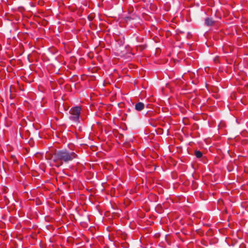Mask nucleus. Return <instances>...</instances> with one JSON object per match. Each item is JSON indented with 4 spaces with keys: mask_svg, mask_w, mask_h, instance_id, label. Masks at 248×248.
I'll return each mask as SVG.
<instances>
[{
    "mask_svg": "<svg viewBox=\"0 0 248 248\" xmlns=\"http://www.w3.org/2000/svg\"><path fill=\"white\" fill-rule=\"evenodd\" d=\"M194 155L198 158H200L202 156V153L199 150H196Z\"/></svg>",
    "mask_w": 248,
    "mask_h": 248,
    "instance_id": "nucleus-5",
    "label": "nucleus"
},
{
    "mask_svg": "<svg viewBox=\"0 0 248 248\" xmlns=\"http://www.w3.org/2000/svg\"><path fill=\"white\" fill-rule=\"evenodd\" d=\"M145 105L143 103L139 102L135 104V109L138 111H140L144 109Z\"/></svg>",
    "mask_w": 248,
    "mask_h": 248,
    "instance_id": "nucleus-3",
    "label": "nucleus"
},
{
    "mask_svg": "<svg viewBox=\"0 0 248 248\" xmlns=\"http://www.w3.org/2000/svg\"><path fill=\"white\" fill-rule=\"evenodd\" d=\"M78 158V155L73 150L65 148L56 151L52 157V160L56 164V166L59 167L63 163H69Z\"/></svg>",
    "mask_w": 248,
    "mask_h": 248,
    "instance_id": "nucleus-1",
    "label": "nucleus"
},
{
    "mask_svg": "<svg viewBox=\"0 0 248 248\" xmlns=\"http://www.w3.org/2000/svg\"><path fill=\"white\" fill-rule=\"evenodd\" d=\"M205 25L206 26H213L215 23V21L211 17H207L205 19Z\"/></svg>",
    "mask_w": 248,
    "mask_h": 248,
    "instance_id": "nucleus-4",
    "label": "nucleus"
},
{
    "mask_svg": "<svg viewBox=\"0 0 248 248\" xmlns=\"http://www.w3.org/2000/svg\"><path fill=\"white\" fill-rule=\"evenodd\" d=\"M81 108L80 106H75L72 107L69 113L71 114L69 116L70 120L78 124L80 123L79 117L81 113Z\"/></svg>",
    "mask_w": 248,
    "mask_h": 248,
    "instance_id": "nucleus-2",
    "label": "nucleus"
}]
</instances>
